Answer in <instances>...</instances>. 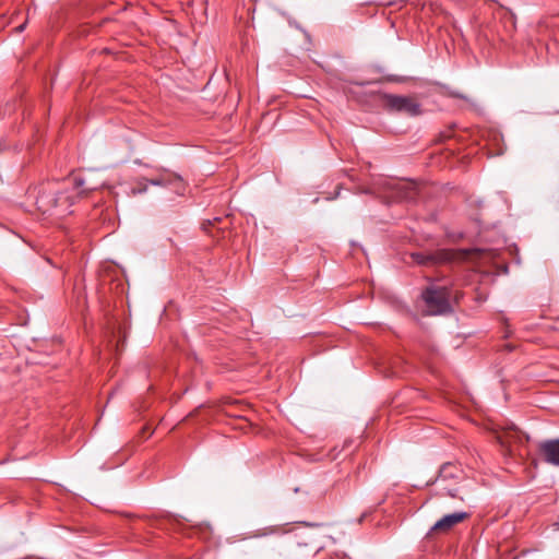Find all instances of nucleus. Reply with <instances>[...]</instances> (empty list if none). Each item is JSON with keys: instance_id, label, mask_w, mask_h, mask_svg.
<instances>
[{"instance_id": "nucleus-1", "label": "nucleus", "mask_w": 559, "mask_h": 559, "mask_svg": "<svg viewBox=\"0 0 559 559\" xmlns=\"http://www.w3.org/2000/svg\"><path fill=\"white\" fill-rule=\"evenodd\" d=\"M67 201L68 198L58 193L51 185L43 187L36 198V204L39 211L44 214L55 212L60 216L64 215L70 206Z\"/></svg>"}, {"instance_id": "nucleus-2", "label": "nucleus", "mask_w": 559, "mask_h": 559, "mask_svg": "<svg viewBox=\"0 0 559 559\" xmlns=\"http://www.w3.org/2000/svg\"><path fill=\"white\" fill-rule=\"evenodd\" d=\"M461 258L462 253L452 249L426 250L411 254V259L414 263L426 267L445 265Z\"/></svg>"}, {"instance_id": "nucleus-3", "label": "nucleus", "mask_w": 559, "mask_h": 559, "mask_svg": "<svg viewBox=\"0 0 559 559\" xmlns=\"http://www.w3.org/2000/svg\"><path fill=\"white\" fill-rule=\"evenodd\" d=\"M421 297L427 307V314L438 316L451 311L450 293L447 287H428L423 292Z\"/></svg>"}, {"instance_id": "nucleus-4", "label": "nucleus", "mask_w": 559, "mask_h": 559, "mask_svg": "<svg viewBox=\"0 0 559 559\" xmlns=\"http://www.w3.org/2000/svg\"><path fill=\"white\" fill-rule=\"evenodd\" d=\"M383 100L384 106L391 111H396L411 117H416L421 114L420 104L412 96L385 94L383 96Z\"/></svg>"}, {"instance_id": "nucleus-5", "label": "nucleus", "mask_w": 559, "mask_h": 559, "mask_svg": "<svg viewBox=\"0 0 559 559\" xmlns=\"http://www.w3.org/2000/svg\"><path fill=\"white\" fill-rule=\"evenodd\" d=\"M383 194L393 201H407L415 199L416 187L409 181H392L384 179L379 183Z\"/></svg>"}, {"instance_id": "nucleus-6", "label": "nucleus", "mask_w": 559, "mask_h": 559, "mask_svg": "<svg viewBox=\"0 0 559 559\" xmlns=\"http://www.w3.org/2000/svg\"><path fill=\"white\" fill-rule=\"evenodd\" d=\"M467 518V512H454L451 514H447L435 523V525L430 528L428 535H432L435 533H447Z\"/></svg>"}, {"instance_id": "nucleus-7", "label": "nucleus", "mask_w": 559, "mask_h": 559, "mask_svg": "<svg viewBox=\"0 0 559 559\" xmlns=\"http://www.w3.org/2000/svg\"><path fill=\"white\" fill-rule=\"evenodd\" d=\"M538 453L547 464L559 466V439L545 440L538 443Z\"/></svg>"}, {"instance_id": "nucleus-8", "label": "nucleus", "mask_w": 559, "mask_h": 559, "mask_svg": "<svg viewBox=\"0 0 559 559\" xmlns=\"http://www.w3.org/2000/svg\"><path fill=\"white\" fill-rule=\"evenodd\" d=\"M150 183L153 186H170L177 194H183L185 182L182 178L176 174H163L157 178L151 179Z\"/></svg>"}, {"instance_id": "nucleus-9", "label": "nucleus", "mask_w": 559, "mask_h": 559, "mask_svg": "<svg viewBox=\"0 0 559 559\" xmlns=\"http://www.w3.org/2000/svg\"><path fill=\"white\" fill-rule=\"evenodd\" d=\"M499 443L501 447L509 453L513 454V447L518 442L522 441L521 433L513 427L504 429L501 433L497 437Z\"/></svg>"}, {"instance_id": "nucleus-10", "label": "nucleus", "mask_w": 559, "mask_h": 559, "mask_svg": "<svg viewBox=\"0 0 559 559\" xmlns=\"http://www.w3.org/2000/svg\"><path fill=\"white\" fill-rule=\"evenodd\" d=\"M287 530L283 525H273L258 531L257 536H266V535H282L285 534Z\"/></svg>"}, {"instance_id": "nucleus-11", "label": "nucleus", "mask_w": 559, "mask_h": 559, "mask_svg": "<svg viewBox=\"0 0 559 559\" xmlns=\"http://www.w3.org/2000/svg\"><path fill=\"white\" fill-rule=\"evenodd\" d=\"M453 469H456L454 465L451 463L443 464L439 472L438 479L447 478L448 476H453Z\"/></svg>"}, {"instance_id": "nucleus-12", "label": "nucleus", "mask_w": 559, "mask_h": 559, "mask_svg": "<svg viewBox=\"0 0 559 559\" xmlns=\"http://www.w3.org/2000/svg\"><path fill=\"white\" fill-rule=\"evenodd\" d=\"M146 189H147V187H146V185H144L143 187L133 188L132 192H133V194L143 193L146 191Z\"/></svg>"}, {"instance_id": "nucleus-13", "label": "nucleus", "mask_w": 559, "mask_h": 559, "mask_svg": "<svg viewBox=\"0 0 559 559\" xmlns=\"http://www.w3.org/2000/svg\"><path fill=\"white\" fill-rule=\"evenodd\" d=\"M24 28H25V23H24V24H21V25H20V26H17L15 29H16V32L21 33V32H23V31H24Z\"/></svg>"}]
</instances>
